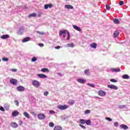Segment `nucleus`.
Masks as SVG:
<instances>
[{"label": "nucleus", "instance_id": "1", "mask_svg": "<svg viewBox=\"0 0 130 130\" xmlns=\"http://www.w3.org/2000/svg\"><path fill=\"white\" fill-rule=\"evenodd\" d=\"M57 108H58V109H60V110H64L65 109H68V108H69V106H68L67 105H59L57 106Z\"/></svg>", "mask_w": 130, "mask_h": 130}, {"label": "nucleus", "instance_id": "2", "mask_svg": "<svg viewBox=\"0 0 130 130\" xmlns=\"http://www.w3.org/2000/svg\"><path fill=\"white\" fill-rule=\"evenodd\" d=\"M32 85L36 87V88H39L40 86V83L37 80H33L32 82Z\"/></svg>", "mask_w": 130, "mask_h": 130}, {"label": "nucleus", "instance_id": "3", "mask_svg": "<svg viewBox=\"0 0 130 130\" xmlns=\"http://www.w3.org/2000/svg\"><path fill=\"white\" fill-rule=\"evenodd\" d=\"M38 118L41 120L45 119V118H46V115L43 113L39 114H38Z\"/></svg>", "mask_w": 130, "mask_h": 130}, {"label": "nucleus", "instance_id": "4", "mask_svg": "<svg viewBox=\"0 0 130 130\" xmlns=\"http://www.w3.org/2000/svg\"><path fill=\"white\" fill-rule=\"evenodd\" d=\"M67 32H68V31L66 29L63 30H60L59 35V36H63V38H66V34H67Z\"/></svg>", "mask_w": 130, "mask_h": 130}, {"label": "nucleus", "instance_id": "5", "mask_svg": "<svg viewBox=\"0 0 130 130\" xmlns=\"http://www.w3.org/2000/svg\"><path fill=\"white\" fill-rule=\"evenodd\" d=\"M11 84H12V85H14L15 86H16V85L18 84V80H17V79H11L10 81Z\"/></svg>", "mask_w": 130, "mask_h": 130}, {"label": "nucleus", "instance_id": "6", "mask_svg": "<svg viewBox=\"0 0 130 130\" xmlns=\"http://www.w3.org/2000/svg\"><path fill=\"white\" fill-rule=\"evenodd\" d=\"M108 87L110 88V89H112L113 90H117V89H118V87H117V86L112 84L108 85Z\"/></svg>", "mask_w": 130, "mask_h": 130}, {"label": "nucleus", "instance_id": "7", "mask_svg": "<svg viewBox=\"0 0 130 130\" xmlns=\"http://www.w3.org/2000/svg\"><path fill=\"white\" fill-rule=\"evenodd\" d=\"M10 125L12 127H13V128H17V127L19 126V125H18L17 123L14 122H11Z\"/></svg>", "mask_w": 130, "mask_h": 130}, {"label": "nucleus", "instance_id": "8", "mask_svg": "<svg viewBox=\"0 0 130 130\" xmlns=\"http://www.w3.org/2000/svg\"><path fill=\"white\" fill-rule=\"evenodd\" d=\"M17 90L18 92H23V91H25V88L22 86H19L17 87Z\"/></svg>", "mask_w": 130, "mask_h": 130}, {"label": "nucleus", "instance_id": "9", "mask_svg": "<svg viewBox=\"0 0 130 130\" xmlns=\"http://www.w3.org/2000/svg\"><path fill=\"white\" fill-rule=\"evenodd\" d=\"M98 94L100 95V96H105L106 95V92L103 90H99L98 91Z\"/></svg>", "mask_w": 130, "mask_h": 130}, {"label": "nucleus", "instance_id": "10", "mask_svg": "<svg viewBox=\"0 0 130 130\" xmlns=\"http://www.w3.org/2000/svg\"><path fill=\"white\" fill-rule=\"evenodd\" d=\"M38 77L41 79H45L47 78V76L45 74H38Z\"/></svg>", "mask_w": 130, "mask_h": 130}, {"label": "nucleus", "instance_id": "11", "mask_svg": "<svg viewBox=\"0 0 130 130\" xmlns=\"http://www.w3.org/2000/svg\"><path fill=\"white\" fill-rule=\"evenodd\" d=\"M64 8L66 9H68V10H73V9H74V7L71 5H66Z\"/></svg>", "mask_w": 130, "mask_h": 130}, {"label": "nucleus", "instance_id": "12", "mask_svg": "<svg viewBox=\"0 0 130 130\" xmlns=\"http://www.w3.org/2000/svg\"><path fill=\"white\" fill-rule=\"evenodd\" d=\"M19 114H20V113L19 112H18L17 111H15L13 112V113L12 114V116L13 117H15L17 116V115H19Z\"/></svg>", "mask_w": 130, "mask_h": 130}, {"label": "nucleus", "instance_id": "13", "mask_svg": "<svg viewBox=\"0 0 130 130\" xmlns=\"http://www.w3.org/2000/svg\"><path fill=\"white\" fill-rule=\"evenodd\" d=\"M111 70L112 72L117 73L118 72H120V69L119 68H111Z\"/></svg>", "mask_w": 130, "mask_h": 130}, {"label": "nucleus", "instance_id": "14", "mask_svg": "<svg viewBox=\"0 0 130 130\" xmlns=\"http://www.w3.org/2000/svg\"><path fill=\"white\" fill-rule=\"evenodd\" d=\"M53 5L52 4L45 5L44 8L46 10H47L49 8H52Z\"/></svg>", "mask_w": 130, "mask_h": 130}, {"label": "nucleus", "instance_id": "15", "mask_svg": "<svg viewBox=\"0 0 130 130\" xmlns=\"http://www.w3.org/2000/svg\"><path fill=\"white\" fill-rule=\"evenodd\" d=\"M77 82L80 83V84H85L86 80L83 79H77Z\"/></svg>", "mask_w": 130, "mask_h": 130}, {"label": "nucleus", "instance_id": "16", "mask_svg": "<svg viewBox=\"0 0 130 130\" xmlns=\"http://www.w3.org/2000/svg\"><path fill=\"white\" fill-rule=\"evenodd\" d=\"M119 35V31L118 30L115 31V32L113 34V36L114 38H116V37H117V36H118Z\"/></svg>", "mask_w": 130, "mask_h": 130}, {"label": "nucleus", "instance_id": "17", "mask_svg": "<svg viewBox=\"0 0 130 130\" xmlns=\"http://www.w3.org/2000/svg\"><path fill=\"white\" fill-rule=\"evenodd\" d=\"M120 127L121 128H123V129L126 130L127 129V128H128V127L127 126V125L124 124H122L120 125Z\"/></svg>", "mask_w": 130, "mask_h": 130}, {"label": "nucleus", "instance_id": "18", "mask_svg": "<svg viewBox=\"0 0 130 130\" xmlns=\"http://www.w3.org/2000/svg\"><path fill=\"white\" fill-rule=\"evenodd\" d=\"M2 39H8V38H10V36L9 35H4L1 36Z\"/></svg>", "mask_w": 130, "mask_h": 130}, {"label": "nucleus", "instance_id": "19", "mask_svg": "<svg viewBox=\"0 0 130 130\" xmlns=\"http://www.w3.org/2000/svg\"><path fill=\"white\" fill-rule=\"evenodd\" d=\"M90 47L92 48H94V49H96V47H97V44L95 43H92L90 44Z\"/></svg>", "mask_w": 130, "mask_h": 130}, {"label": "nucleus", "instance_id": "20", "mask_svg": "<svg viewBox=\"0 0 130 130\" xmlns=\"http://www.w3.org/2000/svg\"><path fill=\"white\" fill-rule=\"evenodd\" d=\"M30 37H27L25 38H24L22 40V42L23 43H25V42H28V41H30Z\"/></svg>", "mask_w": 130, "mask_h": 130}, {"label": "nucleus", "instance_id": "21", "mask_svg": "<svg viewBox=\"0 0 130 130\" xmlns=\"http://www.w3.org/2000/svg\"><path fill=\"white\" fill-rule=\"evenodd\" d=\"M73 27L74 29H75V30H77V31H81V28L80 27H79L78 26L73 25Z\"/></svg>", "mask_w": 130, "mask_h": 130}, {"label": "nucleus", "instance_id": "22", "mask_svg": "<svg viewBox=\"0 0 130 130\" xmlns=\"http://www.w3.org/2000/svg\"><path fill=\"white\" fill-rule=\"evenodd\" d=\"M41 72H42L43 73H49V70H48V69L47 68H43L41 70Z\"/></svg>", "mask_w": 130, "mask_h": 130}, {"label": "nucleus", "instance_id": "23", "mask_svg": "<svg viewBox=\"0 0 130 130\" xmlns=\"http://www.w3.org/2000/svg\"><path fill=\"white\" fill-rule=\"evenodd\" d=\"M68 103V104H70V105H73L75 104V100H70Z\"/></svg>", "mask_w": 130, "mask_h": 130}, {"label": "nucleus", "instance_id": "24", "mask_svg": "<svg viewBox=\"0 0 130 130\" xmlns=\"http://www.w3.org/2000/svg\"><path fill=\"white\" fill-rule=\"evenodd\" d=\"M67 46V47H71L72 48H74V47H75V44L73 43L68 44Z\"/></svg>", "mask_w": 130, "mask_h": 130}, {"label": "nucleus", "instance_id": "25", "mask_svg": "<svg viewBox=\"0 0 130 130\" xmlns=\"http://www.w3.org/2000/svg\"><path fill=\"white\" fill-rule=\"evenodd\" d=\"M84 74L86 76H89L90 75V70L89 69L88 70H85L84 71Z\"/></svg>", "mask_w": 130, "mask_h": 130}, {"label": "nucleus", "instance_id": "26", "mask_svg": "<svg viewBox=\"0 0 130 130\" xmlns=\"http://www.w3.org/2000/svg\"><path fill=\"white\" fill-rule=\"evenodd\" d=\"M62 128L60 126H56L54 127V130H62Z\"/></svg>", "mask_w": 130, "mask_h": 130}, {"label": "nucleus", "instance_id": "27", "mask_svg": "<svg viewBox=\"0 0 130 130\" xmlns=\"http://www.w3.org/2000/svg\"><path fill=\"white\" fill-rule=\"evenodd\" d=\"M113 22L115 24H120L119 20H118L117 18H115L113 20Z\"/></svg>", "mask_w": 130, "mask_h": 130}, {"label": "nucleus", "instance_id": "28", "mask_svg": "<svg viewBox=\"0 0 130 130\" xmlns=\"http://www.w3.org/2000/svg\"><path fill=\"white\" fill-rule=\"evenodd\" d=\"M23 115H24V116H25V117H26L27 118H29L30 117V115L26 112H24L23 113Z\"/></svg>", "mask_w": 130, "mask_h": 130}, {"label": "nucleus", "instance_id": "29", "mask_svg": "<svg viewBox=\"0 0 130 130\" xmlns=\"http://www.w3.org/2000/svg\"><path fill=\"white\" fill-rule=\"evenodd\" d=\"M36 16H37L36 13H34L31 14L29 15H28V18H32V17H36Z\"/></svg>", "mask_w": 130, "mask_h": 130}, {"label": "nucleus", "instance_id": "30", "mask_svg": "<svg viewBox=\"0 0 130 130\" xmlns=\"http://www.w3.org/2000/svg\"><path fill=\"white\" fill-rule=\"evenodd\" d=\"M79 121L81 124H85L86 123V121L83 119H81Z\"/></svg>", "mask_w": 130, "mask_h": 130}, {"label": "nucleus", "instance_id": "31", "mask_svg": "<svg viewBox=\"0 0 130 130\" xmlns=\"http://www.w3.org/2000/svg\"><path fill=\"white\" fill-rule=\"evenodd\" d=\"M85 123L87 125H91V120H87L85 121Z\"/></svg>", "mask_w": 130, "mask_h": 130}, {"label": "nucleus", "instance_id": "32", "mask_svg": "<svg viewBox=\"0 0 130 130\" xmlns=\"http://www.w3.org/2000/svg\"><path fill=\"white\" fill-rule=\"evenodd\" d=\"M123 79H129V76L126 74L123 75L122 76Z\"/></svg>", "mask_w": 130, "mask_h": 130}, {"label": "nucleus", "instance_id": "33", "mask_svg": "<svg viewBox=\"0 0 130 130\" xmlns=\"http://www.w3.org/2000/svg\"><path fill=\"white\" fill-rule=\"evenodd\" d=\"M87 86H89V87H91V88H95V85L93 84L88 83Z\"/></svg>", "mask_w": 130, "mask_h": 130}, {"label": "nucleus", "instance_id": "34", "mask_svg": "<svg viewBox=\"0 0 130 130\" xmlns=\"http://www.w3.org/2000/svg\"><path fill=\"white\" fill-rule=\"evenodd\" d=\"M119 108L120 109H124V108H125V106L123 105H120L119 106Z\"/></svg>", "mask_w": 130, "mask_h": 130}, {"label": "nucleus", "instance_id": "35", "mask_svg": "<svg viewBox=\"0 0 130 130\" xmlns=\"http://www.w3.org/2000/svg\"><path fill=\"white\" fill-rule=\"evenodd\" d=\"M49 125L50 127H53V126H54V123H53V122H50L49 124Z\"/></svg>", "mask_w": 130, "mask_h": 130}, {"label": "nucleus", "instance_id": "36", "mask_svg": "<svg viewBox=\"0 0 130 130\" xmlns=\"http://www.w3.org/2000/svg\"><path fill=\"white\" fill-rule=\"evenodd\" d=\"M37 33L38 34H40V35H44V34H45V33H44V32H41L39 31H37Z\"/></svg>", "mask_w": 130, "mask_h": 130}, {"label": "nucleus", "instance_id": "37", "mask_svg": "<svg viewBox=\"0 0 130 130\" xmlns=\"http://www.w3.org/2000/svg\"><path fill=\"white\" fill-rule=\"evenodd\" d=\"M91 112V110H86L85 111V114H89V113H90Z\"/></svg>", "mask_w": 130, "mask_h": 130}, {"label": "nucleus", "instance_id": "38", "mask_svg": "<svg viewBox=\"0 0 130 130\" xmlns=\"http://www.w3.org/2000/svg\"><path fill=\"white\" fill-rule=\"evenodd\" d=\"M119 6H123V5H124V2H123V1H119Z\"/></svg>", "mask_w": 130, "mask_h": 130}, {"label": "nucleus", "instance_id": "39", "mask_svg": "<svg viewBox=\"0 0 130 130\" xmlns=\"http://www.w3.org/2000/svg\"><path fill=\"white\" fill-rule=\"evenodd\" d=\"M14 103L16 105V106H19V101H18L17 100H15Z\"/></svg>", "mask_w": 130, "mask_h": 130}, {"label": "nucleus", "instance_id": "40", "mask_svg": "<svg viewBox=\"0 0 130 130\" xmlns=\"http://www.w3.org/2000/svg\"><path fill=\"white\" fill-rule=\"evenodd\" d=\"M110 82H112V83H117V81L114 79H112L110 80Z\"/></svg>", "mask_w": 130, "mask_h": 130}, {"label": "nucleus", "instance_id": "41", "mask_svg": "<svg viewBox=\"0 0 130 130\" xmlns=\"http://www.w3.org/2000/svg\"><path fill=\"white\" fill-rule=\"evenodd\" d=\"M105 119H106V120H108V121H112V119L109 117H106Z\"/></svg>", "mask_w": 130, "mask_h": 130}, {"label": "nucleus", "instance_id": "42", "mask_svg": "<svg viewBox=\"0 0 130 130\" xmlns=\"http://www.w3.org/2000/svg\"><path fill=\"white\" fill-rule=\"evenodd\" d=\"M2 60H3V61H8V60H9V58L4 57L2 58Z\"/></svg>", "mask_w": 130, "mask_h": 130}, {"label": "nucleus", "instance_id": "43", "mask_svg": "<svg viewBox=\"0 0 130 130\" xmlns=\"http://www.w3.org/2000/svg\"><path fill=\"white\" fill-rule=\"evenodd\" d=\"M36 60H37V58H36V57H34L31 59V61L32 62L36 61Z\"/></svg>", "mask_w": 130, "mask_h": 130}, {"label": "nucleus", "instance_id": "44", "mask_svg": "<svg viewBox=\"0 0 130 130\" xmlns=\"http://www.w3.org/2000/svg\"><path fill=\"white\" fill-rule=\"evenodd\" d=\"M67 34H68V36L67 37V40H70V32H69V31H67Z\"/></svg>", "mask_w": 130, "mask_h": 130}, {"label": "nucleus", "instance_id": "45", "mask_svg": "<svg viewBox=\"0 0 130 130\" xmlns=\"http://www.w3.org/2000/svg\"><path fill=\"white\" fill-rule=\"evenodd\" d=\"M106 8L107 10H108V11L110 10V6H109V5H106Z\"/></svg>", "mask_w": 130, "mask_h": 130}, {"label": "nucleus", "instance_id": "46", "mask_svg": "<svg viewBox=\"0 0 130 130\" xmlns=\"http://www.w3.org/2000/svg\"><path fill=\"white\" fill-rule=\"evenodd\" d=\"M79 126H80V127H82V128H83V129H86V127H85V126L82 125V124H80L79 125Z\"/></svg>", "mask_w": 130, "mask_h": 130}, {"label": "nucleus", "instance_id": "47", "mask_svg": "<svg viewBox=\"0 0 130 130\" xmlns=\"http://www.w3.org/2000/svg\"><path fill=\"white\" fill-rule=\"evenodd\" d=\"M50 113H51V114H54L55 113V112L53 110H51L49 111Z\"/></svg>", "mask_w": 130, "mask_h": 130}, {"label": "nucleus", "instance_id": "48", "mask_svg": "<svg viewBox=\"0 0 130 130\" xmlns=\"http://www.w3.org/2000/svg\"><path fill=\"white\" fill-rule=\"evenodd\" d=\"M39 46H40L41 47H43V46H44V44H43L42 43H39Z\"/></svg>", "mask_w": 130, "mask_h": 130}, {"label": "nucleus", "instance_id": "49", "mask_svg": "<svg viewBox=\"0 0 130 130\" xmlns=\"http://www.w3.org/2000/svg\"><path fill=\"white\" fill-rule=\"evenodd\" d=\"M48 94H49L48 91H45V92H44V94L45 96H47V95H48Z\"/></svg>", "mask_w": 130, "mask_h": 130}, {"label": "nucleus", "instance_id": "50", "mask_svg": "<svg viewBox=\"0 0 130 130\" xmlns=\"http://www.w3.org/2000/svg\"><path fill=\"white\" fill-rule=\"evenodd\" d=\"M114 126H118V122H115V123H114Z\"/></svg>", "mask_w": 130, "mask_h": 130}, {"label": "nucleus", "instance_id": "51", "mask_svg": "<svg viewBox=\"0 0 130 130\" xmlns=\"http://www.w3.org/2000/svg\"><path fill=\"white\" fill-rule=\"evenodd\" d=\"M0 110H1V111H5V109L4 108V107H1Z\"/></svg>", "mask_w": 130, "mask_h": 130}, {"label": "nucleus", "instance_id": "52", "mask_svg": "<svg viewBox=\"0 0 130 130\" xmlns=\"http://www.w3.org/2000/svg\"><path fill=\"white\" fill-rule=\"evenodd\" d=\"M19 125H22L23 124V121H22L21 120L19 121Z\"/></svg>", "mask_w": 130, "mask_h": 130}, {"label": "nucleus", "instance_id": "53", "mask_svg": "<svg viewBox=\"0 0 130 130\" xmlns=\"http://www.w3.org/2000/svg\"><path fill=\"white\" fill-rule=\"evenodd\" d=\"M55 49H59V48H60V46H57L55 47Z\"/></svg>", "mask_w": 130, "mask_h": 130}, {"label": "nucleus", "instance_id": "54", "mask_svg": "<svg viewBox=\"0 0 130 130\" xmlns=\"http://www.w3.org/2000/svg\"><path fill=\"white\" fill-rule=\"evenodd\" d=\"M11 71H12V72H17V69H11Z\"/></svg>", "mask_w": 130, "mask_h": 130}, {"label": "nucleus", "instance_id": "55", "mask_svg": "<svg viewBox=\"0 0 130 130\" xmlns=\"http://www.w3.org/2000/svg\"><path fill=\"white\" fill-rule=\"evenodd\" d=\"M22 30H24V27H20V28H19V30H20V31H22Z\"/></svg>", "mask_w": 130, "mask_h": 130}, {"label": "nucleus", "instance_id": "56", "mask_svg": "<svg viewBox=\"0 0 130 130\" xmlns=\"http://www.w3.org/2000/svg\"><path fill=\"white\" fill-rule=\"evenodd\" d=\"M1 60H1V59H0V62L1 61Z\"/></svg>", "mask_w": 130, "mask_h": 130}]
</instances>
